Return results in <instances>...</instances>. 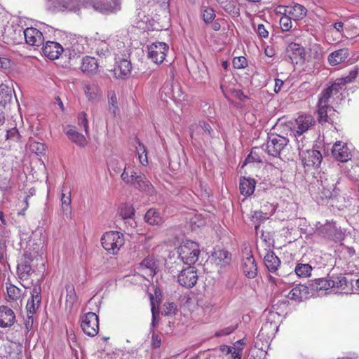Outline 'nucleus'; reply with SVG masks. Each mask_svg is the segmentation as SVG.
<instances>
[{
	"mask_svg": "<svg viewBox=\"0 0 359 359\" xmlns=\"http://www.w3.org/2000/svg\"><path fill=\"white\" fill-rule=\"evenodd\" d=\"M42 255L43 252L39 254L36 251H26L25 253V260L18 264L17 267L18 275L21 280L24 281L27 280L30 275L35 271V268H37L38 263L34 264V262H40V264L42 266H44Z\"/></svg>",
	"mask_w": 359,
	"mask_h": 359,
	"instance_id": "obj_1",
	"label": "nucleus"
},
{
	"mask_svg": "<svg viewBox=\"0 0 359 359\" xmlns=\"http://www.w3.org/2000/svg\"><path fill=\"white\" fill-rule=\"evenodd\" d=\"M121 177L125 183L132 184L135 188L147 194L154 193V187L144 175H137L134 170H130V165H125Z\"/></svg>",
	"mask_w": 359,
	"mask_h": 359,
	"instance_id": "obj_2",
	"label": "nucleus"
},
{
	"mask_svg": "<svg viewBox=\"0 0 359 359\" xmlns=\"http://www.w3.org/2000/svg\"><path fill=\"white\" fill-rule=\"evenodd\" d=\"M125 243L124 235L116 231L105 232L101 237V244L109 254L117 255Z\"/></svg>",
	"mask_w": 359,
	"mask_h": 359,
	"instance_id": "obj_3",
	"label": "nucleus"
},
{
	"mask_svg": "<svg viewBox=\"0 0 359 359\" xmlns=\"http://www.w3.org/2000/svg\"><path fill=\"white\" fill-rule=\"evenodd\" d=\"M189 130L192 140L199 145L202 143H208L212 137L213 130L206 122L200 121L198 123H194L191 125Z\"/></svg>",
	"mask_w": 359,
	"mask_h": 359,
	"instance_id": "obj_4",
	"label": "nucleus"
},
{
	"mask_svg": "<svg viewBox=\"0 0 359 359\" xmlns=\"http://www.w3.org/2000/svg\"><path fill=\"white\" fill-rule=\"evenodd\" d=\"M15 31L18 32V36H14L13 37L14 42L19 43L23 36L26 43L28 45L39 46L43 43L44 39L42 33L36 28L28 27L24 29L22 27L17 25Z\"/></svg>",
	"mask_w": 359,
	"mask_h": 359,
	"instance_id": "obj_5",
	"label": "nucleus"
},
{
	"mask_svg": "<svg viewBox=\"0 0 359 359\" xmlns=\"http://www.w3.org/2000/svg\"><path fill=\"white\" fill-rule=\"evenodd\" d=\"M177 252L184 264L191 265L198 260L200 250L197 243L187 240L179 246Z\"/></svg>",
	"mask_w": 359,
	"mask_h": 359,
	"instance_id": "obj_6",
	"label": "nucleus"
},
{
	"mask_svg": "<svg viewBox=\"0 0 359 359\" xmlns=\"http://www.w3.org/2000/svg\"><path fill=\"white\" fill-rule=\"evenodd\" d=\"M88 47V43L86 37L72 35L69 37L68 42L65 48V55L72 59L84 53Z\"/></svg>",
	"mask_w": 359,
	"mask_h": 359,
	"instance_id": "obj_7",
	"label": "nucleus"
},
{
	"mask_svg": "<svg viewBox=\"0 0 359 359\" xmlns=\"http://www.w3.org/2000/svg\"><path fill=\"white\" fill-rule=\"evenodd\" d=\"M316 121L312 116L308 114H302L299 116L294 123H292V131L297 141L298 149L301 150L304 147L303 143L300 144L298 137H301L302 134L309 130Z\"/></svg>",
	"mask_w": 359,
	"mask_h": 359,
	"instance_id": "obj_8",
	"label": "nucleus"
},
{
	"mask_svg": "<svg viewBox=\"0 0 359 359\" xmlns=\"http://www.w3.org/2000/svg\"><path fill=\"white\" fill-rule=\"evenodd\" d=\"M93 8L104 15L116 14L121 10L122 0H89Z\"/></svg>",
	"mask_w": 359,
	"mask_h": 359,
	"instance_id": "obj_9",
	"label": "nucleus"
},
{
	"mask_svg": "<svg viewBox=\"0 0 359 359\" xmlns=\"http://www.w3.org/2000/svg\"><path fill=\"white\" fill-rule=\"evenodd\" d=\"M289 140L283 136L272 134L268 137L266 151L269 155L277 157L280 154L281 151L287 144Z\"/></svg>",
	"mask_w": 359,
	"mask_h": 359,
	"instance_id": "obj_10",
	"label": "nucleus"
},
{
	"mask_svg": "<svg viewBox=\"0 0 359 359\" xmlns=\"http://www.w3.org/2000/svg\"><path fill=\"white\" fill-rule=\"evenodd\" d=\"M81 327L83 332L90 336L95 337L99 330L98 316L93 312H88L81 318Z\"/></svg>",
	"mask_w": 359,
	"mask_h": 359,
	"instance_id": "obj_11",
	"label": "nucleus"
},
{
	"mask_svg": "<svg viewBox=\"0 0 359 359\" xmlns=\"http://www.w3.org/2000/svg\"><path fill=\"white\" fill-rule=\"evenodd\" d=\"M337 118V113L332 107L327 103L318 102V120L320 123H329L334 124L336 123Z\"/></svg>",
	"mask_w": 359,
	"mask_h": 359,
	"instance_id": "obj_12",
	"label": "nucleus"
},
{
	"mask_svg": "<svg viewBox=\"0 0 359 359\" xmlns=\"http://www.w3.org/2000/svg\"><path fill=\"white\" fill-rule=\"evenodd\" d=\"M304 168H317L320 166L323 156L320 152L315 149H308L299 152Z\"/></svg>",
	"mask_w": 359,
	"mask_h": 359,
	"instance_id": "obj_13",
	"label": "nucleus"
},
{
	"mask_svg": "<svg viewBox=\"0 0 359 359\" xmlns=\"http://www.w3.org/2000/svg\"><path fill=\"white\" fill-rule=\"evenodd\" d=\"M148 57L156 64H161L165 58L168 46L163 42L153 43L148 46Z\"/></svg>",
	"mask_w": 359,
	"mask_h": 359,
	"instance_id": "obj_14",
	"label": "nucleus"
},
{
	"mask_svg": "<svg viewBox=\"0 0 359 359\" xmlns=\"http://www.w3.org/2000/svg\"><path fill=\"white\" fill-rule=\"evenodd\" d=\"M198 280L196 271L194 266L189 265L187 268L182 269L178 275V283L185 287H193Z\"/></svg>",
	"mask_w": 359,
	"mask_h": 359,
	"instance_id": "obj_15",
	"label": "nucleus"
},
{
	"mask_svg": "<svg viewBox=\"0 0 359 359\" xmlns=\"http://www.w3.org/2000/svg\"><path fill=\"white\" fill-rule=\"evenodd\" d=\"M43 55L50 60H55L62 53H65V48L58 43L48 41L42 48Z\"/></svg>",
	"mask_w": 359,
	"mask_h": 359,
	"instance_id": "obj_16",
	"label": "nucleus"
},
{
	"mask_svg": "<svg viewBox=\"0 0 359 359\" xmlns=\"http://www.w3.org/2000/svg\"><path fill=\"white\" fill-rule=\"evenodd\" d=\"M342 88H343L339 83L335 80L321 92L318 102L320 103L329 104L330 100L334 95H337Z\"/></svg>",
	"mask_w": 359,
	"mask_h": 359,
	"instance_id": "obj_17",
	"label": "nucleus"
},
{
	"mask_svg": "<svg viewBox=\"0 0 359 359\" xmlns=\"http://www.w3.org/2000/svg\"><path fill=\"white\" fill-rule=\"evenodd\" d=\"M332 154L336 160L341 162H346L351 158L348 148L342 142H337L334 144Z\"/></svg>",
	"mask_w": 359,
	"mask_h": 359,
	"instance_id": "obj_18",
	"label": "nucleus"
},
{
	"mask_svg": "<svg viewBox=\"0 0 359 359\" xmlns=\"http://www.w3.org/2000/svg\"><path fill=\"white\" fill-rule=\"evenodd\" d=\"M242 270L243 273L248 278H253L257 276V266L255 259L252 255H248L243 259Z\"/></svg>",
	"mask_w": 359,
	"mask_h": 359,
	"instance_id": "obj_19",
	"label": "nucleus"
},
{
	"mask_svg": "<svg viewBox=\"0 0 359 359\" xmlns=\"http://www.w3.org/2000/svg\"><path fill=\"white\" fill-rule=\"evenodd\" d=\"M15 320L13 311L6 306H0V327H8L13 325Z\"/></svg>",
	"mask_w": 359,
	"mask_h": 359,
	"instance_id": "obj_20",
	"label": "nucleus"
},
{
	"mask_svg": "<svg viewBox=\"0 0 359 359\" xmlns=\"http://www.w3.org/2000/svg\"><path fill=\"white\" fill-rule=\"evenodd\" d=\"M280 9H284L285 13H287L294 21L303 19L307 13L306 8L299 4H294L292 6H287L285 8L280 6Z\"/></svg>",
	"mask_w": 359,
	"mask_h": 359,
	"instance_id": "obj_21",
	"label": "nucleus"
},
{
	"mask_svg": "<svg viewBox=\"0 0 359 359\" xmlns=\"http://www.w3.org/2000/svg\"><path fill=\"white\" fill-rule=\"evenodd\" d=\"M337 180L336 178L330 177H320V184L322 186L323 194L325 198H330L332 196L333 193L337 194Z\"/></svg>",
	"mask_w": 359,
	"mask_h": 359,
	"instance_id": "obj_22",
	"label": "nucleus"
},
{
	"mask_svg": "<svg viewBox=\"0 0 359 359\" xmlns=\"http://www.w3.org/2000/svg\"><path fill=\"white\" fill-rule=\"evenodd\" d=\"M289 57L292 63H302L304 60V48L297 43H291L288 48Z\"/></svg>",
	"mask_w": 359,
	"mask_h": 359,
	"instance_id": "obj_23",
	"label": "nucleus"
},
{
	"mask_svg": "<svg viewBox=\"0 0 359 359\" xmlns=\"http://www.w3.org/2000/svg\"><path fill=\"white\" fill-rule=\"evenodd\" d=\"M211 260L218 266H225L230 264L231 255L226 250H215L212 255Z\"/></svg>",
	"mask_w": 359,
	"mask_h": 359,
	"instance_id": "obj_24",
	"label": "nucleus"
},
{
	"mask_svg": "<svg viewBox=\"0 0 359 359\" xmlns=\"http://www.w3.org/2000/svg\"><path fill=\"white\" fill-rule=\"evenodd\" d=\"M309 294V289L304 285H298L293 287L288 293L287 297L296 302H302L306 299Z\"/></svg>",
	"mask_w": 359,
	"mask_h": 359,
	"instance_id": "obj_25",
	"label": "nucleus"
},
{
	"mask_svg": "<svg viewBox=\"0 0 359 359\" xmlns=\"http://www.w3.org/2000/svg\"><path fill=\"white\" fill-rule=\"evenodd\" d=\"M348 55V50L347 48H341L331 53L328 55L327 60L331 65L334 66L344 62Z\"/></svg>",
	"mask_w": 359,
	"mask_h": 359,
	"instance_id": "obj_26",
	"label": "nucleus"
},
{
	"mask_svg": "<svg viewBox=\"0 0 359 359\" xmlns=\"http://www.w3.org/2000/svg\"><path fill=\"white\" fill-rule=\"evenodd\" d=\"M65 133L68 138L79 147H84L88 143L85 136L77 132L74 128H67Z\"/></svg>",
	"mask_w": 359,
	"mask_h": 359,
	"instance_id": "obj_27",
	"label": "nucleus"
},
{
	"mask_svg": "<svg viewBox=\"0 0 359 359\" xmlns=\"http://www.w3.org/2000/svg\"><path fill=\"white\" fill-rule=\"evenodd\" d=\"M220 6L233 18L240 15V8L235 0H217Z\"/></svg>",
	"mask_w": 359,
	"mask_h": 359,
	"instance_id": "obj_28",
	"label": "nucleus"
},
{
	"mask_svg": "<svg viewBox=\"0 0 359 359\" xmlns=\"http://www.w3.org/2000/svg\"><path fill=\"white\" fill-rule=\"evenodd\" d=\"M132 69L131 62L127 59H122L117 62L114 69L116 76L123 78L130 74Z\"/></svg>",
	"mask_w": 359,
	"mask_h": 359,
	"instance_id": "obj_29",
	"label": "nucleus"
},
{
	"mask_svg": "<svg viewBox=\"0 0 359 359\" xmlns=\"http://www.w3.org/2000/svg\"><path fill=\"white\" fill-rule=\"evenodd\" d=\"M264 264L271 273H275L280 264L279 258L272 251H268L264 258Z\"/></svg>",
	"mask_w": 359,
	"mask_h": 359,
	"instance_id": "obj_30",
	"label": "nucleus"
},
{
	"mask_svg": "<svg viewBox=\"0 0 359 359\" xmlns=\"http://www.w3.org/2000/svg\"><path fill=\"white\" fill-rule=\"evenodd\" d=\"M256 182L251 178L241 177L240 180V192L245 196H249L253 194Z\"/></svg>",
	"mask_w": 359,
	"mask_h": 359,
	"instance_id": "obj_31",
	"label": "nucleus"
},
{
	"mask_svg": "<svg viewBox=\"0 0 359 359\" xmlns=\"http://www.w3.org/2000/svg\"><path fill=\"white\" fill-rule=\"evenodd\" d=\"M98 68V64L95 57L86 56L82 60L81 69L88 74H95Z\"/></svg>",
	"mask_w": 359,
	"mask_h": 359,
	"instance_id": "obj_32",
	"label": "nucleus"
},
{
	"mask_svg": "<svg viewBox=\"0 0 359 359\" xmlns=\"http://www.w3.org/2000/svg\"><path fill=\"white\" fill-rule=\"evenodd\" d=\"M140 268L145 269L147 271V274L153 277L156 274L157 269V264L155 258L153 256L147 257L140 263Z\"/></svg>",
	"mask_w": 359,
	"mask_h": 359,
	"instance_id": "obj_33",
	"label": "nucleus"
},
{
	"mask_svg": "<svg viewBox=\"0 0 359 359\" xmlns=\"http://www.w3.org/2000/svg\"><path fill=\"white\" fill-rule=\"evenodd\" d=\"M144 219L151 225H159L163 222L161 213L154 208H151L147 212Z\"/></svg>",
	"mask_w": 359,
	"mask_h": 359,
	"instance_id": "obj_34",
	"label": "nucleus"
},
{
	"mask_svg": "<svg viewBox=\"0 0 359 359\" xmlns=\"http://www.w3.org/2000/svg\"><path fill=\"white\" fill-rule=\"evenodd\" d=\"M12 87L8 86L7 84H0V104L5 105L8 102L12 97Z\"/></svg>",
	"mask_w": 359,
	"mask_h": 359,
	"instance_id": "obj_35",
	"label": "nucleus"
},
{
	"mask_svg": "<svg viewBox=\"0 0 359 359\" xmlns=\"http://www.w3.org/2000/svg\"><path fill=\"white\" fill-rule=\"evenodd\" d=\"M6 290L8 301H17L22 296V290L11 283L6 284Z\"/></svg>",
	"mask_w": 359,
	"mask_h": 359,
	"instance_id": "obj_36",
	"label": "nucleus"
},
{
	"mask_svg": "<svg viewBox=\"0 0 359 359\" xmlns=\"http://www.w3.org/2000/svg\"><path fill=\"white\" fill-rule=\"evenodd\" d=\"M359 74V67L358 66L353 67L349 72L348 74L344 77L338 78L336 80L344 88L346 83H352L358 76Z\"/></svg>",
	"mask_w": 359,
	"mask_h": 359,
	"instance_id": "obj_37",
	"label": "nucleus"
},
{
	"mask_svg": "<svg viewBox=\"0 0 359 359\" xmlns=\"http://www.w3.org/2000/svg\"><path fill=\"white\" fill-rule=\"evenodd\" d=\"M295 273L301 278H306L311 276L312 267L309 264H297L294 269Z\"/></svg>",
	"mask_w": 359,
	"mask_h": 359,
	"instance_id": "obj_38",
	"label": "nucleus"
},
{
	"mask_svg": "<svg viewBox=\"0 0 359 359\" xmlns=\"http://www.w3.org/2000/svg\"><path fill=\"white\" fill-rule=\"evenodd\" d=\"M334 285V283L331 282V280H327L325 278L316 279L312 283V287L316 290H327L330 288H332Z\"/></svg>",
	"mask_w": 359,
	"mask_h": 359,
	"instance_id": "obj_39",
	"label": "nucleus"
},
{
	"mask_svg": "<svg viewBox=\"0 0 359 359\" xmlns=\"http://www.w3.org/2000/svg\"><path fill=\"white\" fill-rule=\"evenodd\" d=\"M118 213L123 219H131L135 215V210L131 205L123 203L119 206Z\"/></svg>",
	"mask_w": 359,
	"mask_h": 359,
	"instance_id": "obj_40",
	"label": "nucleus"
},
{
	"mask_svg": "<svg viewBox=\"0 0 359 359\" xmlns=\"http://www.w3.org/2000/svg\"><path fill=\"white\" fill-rule=\"evenodd\" d=\"M100 88L95 83L87 84L85 86L86 95L90 100L95 99L100 95Z\"/></svg>",
	"mask_w": 359,
	"mask_h": 359,
	"instance_id": "obj_41",
	"label": "nucleus"
},
{
	"mask_svg": "<svg viewBox=\"0 0 359 359\" xmlns=\"http://www.w3.org/2000/svg\"><path fill=\"white\" fill-rule=\"evenodd\" d=\"M109 97V111L114 116L119 113V108L117 105V98L114 92H110Z\"/></svg>",
	"mask_w": 359,
	"mask_h": 359,
	"instance_id": "obj_42",
	"label": "nucleus"
},
{
	"mask_svg": "<svg viewBox=\"0 0 359 359\" xmlns=\"http://www.w3.org/2000/svg\"><path fill=\"white\" fill-rule=\"evenodd\" d=\"M28 147L32 153L39 156L44 154L46 151L45 144L39 142L30 141L28 144Z\"/></svg>",
	"mask_w": 359,
	"mask_h": 359,
	"instance_id": "obj_43",
	"label": "nucleus"
},
{
	"mask_svg": "<svg viewBox=\"0 0 359 359\" xmlns=\"http://www.w3.org/2000/svg\"><path fill=\"white\" fill-rule=\"evenodd\" d=\"M71 193L68 191L67 194L62 193L61 203L62 210L66 215L71 212Z\"/></svg>",
	"mask_w": 359,
	"mask_h": 359,
	"instance_id": "obj_44",
	"label": "nucleus"
},
{
	"mask_svg": "<svg viewBox=\"0 0 359 359\" xmlns=\"http://www.w3.org/2000/svg\"><path fill=\"white\" fill-rule=\"evenodd\" d=\"M96 53L100 57H107L109 55V45L104 41L96 42Z\"/></svg>",
	"mask_w": 359,
	"mask_h": 359,
	"instance_id": "obj_45",
	"label": "nucleus"
},
{
	"mask_svg": "<svg viewBox=\"0 0 359 359\" xmlns=\"http://www.w3.org/2000/svg\"><path fill=\"white\" fill-rule=\"evenodd\" d=\"M137 152L140 163L145 166L148 164L147 153L146 147L141 142H138V147H137Z\"/></svg>",
	"mask_w": 359,
	"mask_h": 359,
	"instance_id": "obj_46",
	"label": "nucleus"
},
{
	"mask_svg": "<svg viewBox=\"0 0 359 359\" xmlns=\"http://www.w3.org/2000/svg\"><path fill=\"white\" fill-rule=\"evenodd\" d=\"M292 18L284 11V15L280 18L279 23L283 32H287L292 27Z\"/></svg>",
	"mask_w": 359,
	"mask_h": 359,
	"instance_id": "obj_47",
	"label": "nucleus"
},
{
	"mask_svg": "<svg viewBox=\"0 0 359 359\" xmlns=\"http://www.w3.org/2000/svg\"><path fill=\"white\" fill-rule=\"evenodd\" d=\"M49 8L55 11H61L69 8L65 0H47Z\"/></svg>",
	"mask_w": 359,
	"mask_h": 359,
	"instance_id": "obj_48",
	"label": "nucleus"
},
{
	"mask_svg": "<svg viewBox=\"0 0 359 359\" xmlns=\"http://www.w3.org/2000/svg\"><path fill=\"white\" fill-rule=\"evenodd\" d=\"M65 287L67 290L66 302L70 306H72L76 300L74 287L73 285H67Z\"/></svg>",
	"mask_w": 359,
	"mask_h": 359,
	"instance_id": "obj_49",
	"label": "nucleus"
},
{
	"mask_svg": "<svg viewBox=\"0 0 359 359\" xmlns=\"http://www.w3.org/2000/svg\"><path fill=\"white\" fill-rule=\"evenodd\" d=\"M215 17L216 15L212 8H205L202 10V18L205 24L212 22Z\"/></svg>",
	"mask_w": 359,
	"mask_h": 359,
	"instance_id": "obj_50",
	"label": "nucleus"
},
{
	"mask_svg": "<svg viewBox=\"0 0 359 359\" xmlns=\"http://www.w3.org/2000/svg\"><path fill=\"white\" fill-rule=\"evenodd\" d=\"M41 305V302L35 301V299H29L26 305L27 312L29 314H33L39 309Z\"/></svg>",
	"mask_w": 359,
	"mask_h": 359,
	"instance_id": "obj_51",
	"label": "nucleus"
},
{
	"mask_svg": "<svg viewBox=\"0 0 359 359\" xmlns=\"http://www.w3.org/2000/svg\"><path fill=\"white\" fill-rule=\"evenodd\" d=\"M41 285L39 283H36L34 285L33 288L31 292V298L35 299L36 302H41Z\"/></svg>",
	"mask_w": 359,
	"mask_h": 359,
	"instance_id": "obj_52",
	"label": "nucleus"
},
{
	"mask_svg": "<svg viewBox=\"0 0 359 359\" xmlns=\"http://www.w3.org/2000/svg\"><path fill=\"white\" fill-rule=\"evenodd\" d=\"M78 123L80 126H83L86 135H88V121L87 115L84 112H81L78 116Z\"/></svg>",
	"mask_w": 359,
	"mask_h": 359,
	"instance_id": "obj_53",
	"label": "nucleus"
},
{
	"mask_svg": "<svg viewBox=\"0 0 359 359\" xmlns=\"http://www.w3.org/2000/svg\"><path fill=\"white\" fill-rule=\"evenodd\" d=\"M161 93H164L167 97L171 99H177L172 86L170 83H165L161 88Z\"/></svg>",
	"mask_w": 359,
	"mask_h": 359,
	"instance_id": "obj_54",
	"label": "nucleus"
},
{
	"mask_svg": "<svg viewBox=\"0 0 359 359\" xmlns=\"http://www.w3.org/2000/svg\"><path fill=\"white\" fill-rule=\"evenodd\" d=\"M126 164H123L121 161L114 159L109 163V167L116 173H120L123 169V166L125 167Z\"/></svg>",
	"mask_w": 359,
	"mask_h": 359,
	"instance_id": "obj_55",
	"label": "nucleus"
},
{
	"mask_svg": "<svg viewBox=\"0 0 359 359\" xmlns=\"http://www.w3.org/2000/svg\"><path fill=\"white\" fill-rule=\"evenodd\" d=\"M233 66L236 69H243L247 66V60L244 57H236L233 60Z\"/></svg>",
	"mask_w": 359,
	"mask_h": 359,
	"instance_id": "obj_56",
	"label": "nucleus"
},
{
	"mask_svg": "<svg viewBox=\"0 0 359 359\" xmlns=\"http://www.w3.org/2000/svg\"><path fill=\"white\" fill-rule=\"evenodd\" d=\"M20 135L18 130L15 128H11L7 131L6 138L13 141H18L20 140Z\"/></svg>",
	"mask_w": 359,
	"mask_h": 359,
	"instance_id": "obj_57",
	"label": "nucleus"
},
{
	"mask_svg": "<svg viewBox=\"0 0 359 359\" xmlns=\"http://www.w3.org/2000/svg\"><path fill=\"white\" fill-rule=\"evenodd\" d=\"M331 282L334 283V285L332 287L344 288L346 285V278L344 276L337 277L336 278L331 280Z\"/></svg>",
	"mask_w": 359,
	"mask_h": 359,
	"instance_id": "obj_58",
	"label": "nucleus"
},
{
	"mask_svg": "<svg viewBox=\"0 0 359 359\" xmlns=\"http://www.w3.org/2000/svg\"><path fill=\"white\" fill-rule=\"evenodd\" d=\"M269 218L267 213L262 211H255L252 215V219L257 222H262Z\"/></svg>",
	"mask_w": 359,
	"mask_h": 359,
	"instance_id": "obj_59",
	"label": "nucleus"
},
{
	"mask_svg": "<svg viewBox=\"0 0 359 359\" xmlns=\"http://www.w3.org/2000/svg\"><path fill=\"white\" fill-rule=\"evenodd\" d=\"M224 348H227V353L231 354V358L233 359H241V350L237 349L234 347L225 346Z\"/></svg>",
	"mask_w": 359,
	"mask_h": 359,
	"instance_id": "obj_60",
	"label": "nucleus"
},
{
	"mask_svg": "<svg viewBox=\"0 0 359 359\" xmlns=\"http://www.w3.org/2000/svg\"><path fill=\"white\" fill-rule=\"evenodd\" d=\"M235 330H236L235 326H229L227 327H225V328L217 332L216 336L221 337V336L228 335V334L232 333Z\"/></svg>",
	"mask_w": 359,
	"mask_h": 359,
	"instance_id": "obj_61",
	"label": "nucleus"
},
{
	"mask_svg": "<svg viewBox=\"0 0 359 359\" xmlns=\"http://www.w3.org/2000/svg\"><path fill=\"white\" fill-rule=\"evenodd\" d=\"M33 323H34L33 314L27 313V318L25 321V326L27 331H29L32 329Z\"/></svg>",
	"mask_w": 359,
	"mask_h": 359,
	"instance_id": "obj_62",
	"label": "nucleus"
},
{
	"mask_svg": "<svg viewBox=\"0 0 359 359\" xmlns=\"http://www.w3.org/2000/svg\"><path fill=\"white\" fill-rule=\"evenodd\" d=\"M257 32L259 36L262 38H266L269 35L268 31L266 29L265 27L262 24H259L257 29Z\"/></svg>",
	"mask_w": 359,
	"mask_h": 359,
	"instance_id": "obj_63",
	"label": "nucleus"
},
{
	"mask_svg": "<svg viewBox=\"0 0 359 359\" xmlns=\"http://www.w3.org/2000/svg\"><path fill=\"white\" fill-rule=\"evenodd\" d=\"M151 344L154 348H158L161 344V339L157 334H153L151 337Z\"/></svg>",
	"mask_w": 359,
	"mask_h": 359,
	"instance_id": "obj_64",
	"label": "nucleus"
}]
</instances>
